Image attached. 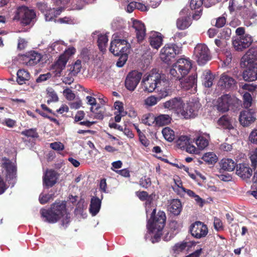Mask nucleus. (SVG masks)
<instances>
[{
	"instance_id": "nucleus-1",
	"label": "nucleus",
	"mask_w": 257,
	"mask_h": 257,
	"mask_svg": "<svg viewBox=\"0 0 257 257\" xmlns=\"http://www.w3.org/2000/svg\"><path fill=\"white\" fill-rule=\"evenodd\" d=\"M164 109L180 115L185 119L194 118L197 115L201 104L196 99L189 100L186 103L181 97L177 96L164 102Z\"/></svg>"
},
{
	"instance_id": "nucleus-2",
	"label": "nucleus",
	"mask_w": 257,
	"mask_h": 257,
	"mask_svg": "<svg viewBox=\"0 0 257 257\" xmlns=\"http://www.w3.org/2000/svg\"><path fill=\"white\" fill-rule=\"evenodd\" d=\"M152 200L153 197H150L145 202V208L147 214L152 210L151 217L148 221L147 227L152 242L155 243L158 242L161 237L166 217L163 211H159L155 215L156 209L153 206Z\"/></svg>"
},
{
	"instance_id": "nucleus-3",
	"label": "nucleus",
	"mask_w": 257,
	"mask_h": 257,
	"mask_svg": "<svg viewBox=\"0 0 257 257\" xmlns=\"http://www.w3.org/2000/svg\"><path fill=\"white\" fill-rule=\"evenodd\" d=\"M40 214L44 221L52 224L60 221L61 225L64 228L70 222V214L67 212L64 203L56 202L48 209L42 208Z\"/></svg>"
},
{
	"instance_id": "nucleus-4",
	"label": "nucleus",
	"mask_w": 257,
	"mask_h": 257,
	"mask_svg": "<svg viewBox=\"0 0 257 257\" xmlns=\"http://www.w3.org/2000/svg\"><path fill=\"white\" fill-rule=\"evenodd\" d=\"M240 65L246 68L242 74L246 81H253L257 79V47L250 48L242 57Z\"/></svg>"
},
{
	"instance_id": "nucleus-5",
	"label": "nucleus",
	"mask_w": 257,
	"mask_h": 257,
	"mask_svg": "<svg viewBox=\"0 0 257 257\" xmlns=\"http://www.w3.org/2000/svg\"><path fill=\"white\" fill-rule=\"evenodd\" d=\"M191 68L192 63L189 59L181 58L173 65L170 73L174 79L180 80L188 74Z\"/></svg>"
},
{
	"instance_id": "nucleus-6",
	"label": "nucleus",
	"mask_w": 257,
	"mask_h": 257,
	"mask_svg": "<svg viewBox=\"0 0 257 257\" xmlns=\"http://www.w3.org/2000/svg\"><path fill=\"white\" fill-rule=\"evenodd\" d=\"M2 161L3 172L5 175L6 180L12 187H13L16 182L17 177L16 161L15 159L11 160L4 158Z\"/></svg>"
},
{
	"instance_id": "nucleus-7",
	"label": "nucleus",
	"mask_w": 257,
	"mask_h": 257,
	"mask_svg": "<svg viewBox=\"0 0 257 257\" xmlns=\"http://www.w3.org/2000/svg\"><path fill=\"white\" fill-rule=\"evenodd\" d=\"M36 18V13L33 10L23 6L18 8L15 16V20H20L23 25H28L33 24Z\"/></svg>"
},
{
	"instance_id": "nucleus-8",
	"label": "nucleus",
	"mask_w": 257,
	"mask_h": 257,
	"mask_svg": "<svg viewBox=\"0 0 257 257\" xmlns=\"http://www.w3.org/2000/svg\"><path fill=\"white\" fill-rule=\"evenodd\" d=\"M194 55L199 65H204L211 58L209 49L204 44H199L196 45L194 48Z\"/></svg>"
},
{
	"instance_id": "nucleus-9",
	"label": "nucleus",
	"mask_w": 257,
	"mask_h": 257,
	"mask_svg": "<svg viewBox=\"0 0 257 257\" xmlns=\"http://www.w3.org/2000/svg\"><path fill=\"white\" fill-rule=\"evenodd\" d=\"M161 76L158 73H152L145 75L142 80L144 90L148 92H152L159 87L161 83Z\"/></svg>"
},
{
	"instance_id": "nucleus-10",
	"label": "nucleus",
	"mask_w": 257,
	"mask_h": 257,
	"mask_svg": "<svg viewBox=\"0 0 257 257\" xmlns=\"http://www.w3.org/2000/svg\"><path fill=\"white\" fill-rule=\"evenodd\" d=\"M237 102V99L233 95L224 94L219 97L217 100V109L222 112H225L229 110L231 106L235 105Z\"/></svg>"
},
{
	"instance_id": "nucleus-11",
	"label": "nucleus",
	"mask_w": 257,
	"mask_h": 257,
	"mask_svg": "<svg viewBox=\"0 0 257 257\" xmlns=\"http://www.w3.org/2000/svg\"><path fill=\"white\" fill-rule=\"evenodd\" d=\"M179 53L180 48L176 44H167L161 49V58L164 62L167 63Z\"/></svg>"
},
{
	"instance_id": "nucleus-12",
	"label": "nucleus",
	"mask_w": 257,
	"mask_h": 257,
	"mask_svg": "<svg viewBox=\"0 0 257 257\" xmlns=\"http://www.w3.org/2000/svg\"><path fill=\"white\" fill-rule=\"evenodd\" d=\"M256 110L254 108H246L240 112L239 120L243 126H248L253 123L256 117Z\"/></svg>"
},
{
	"instance_id": "nucleus-13",
	"label": "nucleus",
	"mask_w": 257,
	"mask_h": 257,
	"mask_svg": "<svg viewBox=\"0 0 257 257\" xmlns=\"http://www.w3.org/2000/svg\"><path fill=\"white\" fill-rule=\"evenodd\" d=\"M142 73L138 71H132L128 73L125 80V86L130 91H134L141 79Z\"/></svg>"
},
{
	"instance_id": "nucleus-14",
	"label": "nucleus",
	"mask_w": 257,
	"mask_h": 257,
	"mask_svg": "<svg viewBox=\"0 0 257 257\" xmlns=\"http://www.w3.org/2000/svg\"><path fill=\"white\" fill-rule=\"evenodd\" d=\"M190 231L192 235L197 239L205 237L208 232L207 226L201 221H196L192 224Z\"/></svg>"
},
{
	"instance_id": "nucleus-15",
	"label": "nucleus",
	"mask_w": 257,
	"mask_h": 257,
	"mask_svg": "<svg viewBox=\"0 0 257 257\" xmlns=\"http://www.w3.org/2000/svg\"><path fill=\"white\" fill-rule=\"evenodd\" d=\"M252 42V37L249 34H245L235 38L233 41L232 44L236 50L242 51L250 46Z\"/></svg>"
},
{
	"instance_id": "nucleus-16",
	"label": "nucleus",
	"mask_w": 257,
	"mask_h": 257,
	"mask_svg": "<svg viewBox=\"0 0 257 257\" xmlns=\"http://www.w3.org/2000/svg\"><path fill=\"white\" fill-rule=\"evenodd\" d=\"M180 81L181 87L184 90H191V91L194 93L197 89V75H192L187 78H182Z\"/></svg>"
},
{
	"instance_id": "nucleus-17",
	"label": "nucleus",
	"mask_w": 257,
	"mask_h": 257,
	"mask_svg": "<svg viewBox=\"0 0 257 257\" xmlns=\"http://www.w3.org/2000/svg\"><path fill=\"white\" fill-rule=\"evenodd\" d=\"M132 27L135 30L136 37L139 42H142L146 36V28L144 24L140 21L131 19Z\"/></svg>"
},
{
	"instance_id": "nucleus-18",
	"label": "nucleus",
	"mask_w": 257,
	"mask_h": 257,
	"mask_svg": "<svg viewBox=\"0 0 257 257\" xmlns=\"http://www.w3.org/2000/svg\"><path fill=\"white\" fill-rule=\"evenodd\" d=\"M42 58L40 54L35 51L30 52L22 56L23 63L27 66H33L40 62Z\"/></svg>"
},
{
	"instance_id": "nucleus-19",
	"label": "nucleus",
	"mask_w": 257,
	"mask_h": 257,
	"mask_svg": "<svg viewBox=\"0 0 257 257\" xmlns=\"http://www.w3.org/2000/svg\"><path fill=\"white\" fill-rule=\"evenodd\" d=\"M58 175L54 170H47L43 176V185L47 188L52 187L57 182Z\"/></svg>"
},
{
	"instance_id": "nucleus-20",
	"label": "nucleus",
	"mask_w": 257,
	"mask_h": 257,
	"mask_svg": "<svg viewBox=\"0 0 257 257\" xmlns=\"http://www.w3.org/2000/svg\"><path fill=\"white\" fill-rule=\"evenodd\" d=\"M219 86L224 89H232L236 85V81L226 73H223L218 82Z\"/></svg>"
},
{
	"instance_id": "nucleus-21",
	"label": "nucleus",
	"mask_w": 257,
	"mask_h": 257,
	"mask_svg": "<svg viewBox=\"0 0 257 257\" xmlns=\"http://www.w3.org/2000/svg\"><path fill=\"white\" fill-rule=\"evenodd\" d=\"M252 170L245 164H239L236 166V174L243 179L249 178L252 175Z\"/></svg>"
},
{
	"instance_id": "nucleus-22",
	"label": "nucleus",
	"mask_w": 257,
	"mask_h": 257,
	"mask_svg": "<svg viewBox=\"0 0 257 257\" xmlns=\"http://www.w3.org/2000/svg\"><path fill=\"white\" fill-rule=\"evenodd\" d=\"M127 43L125 39H114L111 42L109 51L115 56H119L120 52V48L122 45H124Z\"/></svg>"
},
{
	"instance_id": "nucleus-23",
	"label": "nucleus",
	"mask_w": 257,
	"mask_h": 257,
	"mask_svg": "<svg viewBox=\"0 0 257 257\" xmlns=\"http://www.w3.org/2000/svg\"><path fill=\"white\" fill-rule=\"evenodd\" d=\"M210 136L209 134H203L199 135L194 141L199 150H202L206 148L209 144Z\"/></svg>"
},
{
	"instance_id": "nucleus-24",
	"label": "nucleus",
	"mask_w": 257,
	"mask_h": 257,
	"mask_svg": "<svg viewBox=\"0 0 257 257\" xmlns=\"http://www.w3.org/2000/svg\"><path fill=\"white\" fill-rule=\"evenodd\" d=\"M64 10L62 7L59 8L57 9L54 8L49 9L47 10L44 14L45 20L46 21H55L56 22L55 18L59 16Z\"/></svg>"
},
{
	"instance_id": "nucleus-25",
	"label": "nucleus",
	"mask_w": 257,
	"mask_h": 257,
	"mask_svg": "<svg viewBox=\"0 0 257 257\" xmlns=\"http://www.w3.org/2000/svg\"><path fill=\"white\" fill-rule=\"evenodd\" d=\"M101 203V201L98 197H92L91 198L89 210L92 216H94L99 212Z\"/></svg>"
},
{
	"instance_id": "nucleus-26",
	"label": "nucleus",
	"mask_w": 257,
	"mask_h": 257,
	"mask_svg": "<svg viewBox=\"0 0 257 257\" xmlns=\"http://www.w3.org/2000/svg\"><path fill=\"white\" fill-rule=\"evenodd\" d=\"M162 37L161 34L157 32L152 33L149 38L150 45L154 49H158L162 44Z\"/></svg>"
},
{
	"instance_id": "nucleus-27",
	"label": "nucleus",
	"mask_w": 257,
	"mask_h": 257,
	"mask_svg": "<svg viewBox=\"0 0 257 257\" xmlns=\"http://www.w3.org/2000/svg\"><path fill=\"white\" fill-rule=\"evenodd\" d=\"M182 209V204L179 199H173L168 206V210L174 215H178Z\"/></svg>"
},
{
	"instance_id": "nucleus-28",
	"label": "nucleus",
	"mask_w": 257,
	"mask_h": 257,
	"mask_svg": "<svg viewBox=\"0 0 257 257\" xmlns=\"http://www.w3.org/2000/svg\"><path fill=\"white\" fill-rule=\"evenodd\" d=\"M236 166V162L231 159L224 158L220 162L221 168L228 172L233 171Z\"/></svg>"
},
{
	"instance_id": "nucleus-29",
	"label": "nucleus",
	"mask_w": 257,
	"mask_h": 257,
	"mask_svg": "<svg viewBox=\"0 0 257 257\" xmlns=\"http://www.w3.org/2000/svg\"><path fill=\"white\" fill-rule=\"evenodd\" d=\"M202 84L206 87H210L213 83L214 79V75L209 70H205L203 72Z\"/></svg>"
},
{
	"instance_id": "nucleus-30",
	"label": "nucleus",
	"mask_w": 257,
	"mask_h": 257,
	"mask_svg": "<svg viewBox=\"0 0 257 257\" xmlns=\"http://www.w3.org/2000/svg\"><path fill=\"white\" fill-rule=\"evenodd\" d=\"M191 24V19L188 16L179 17L176 22L177 28L180 30H185Z\"/></svg>"
},
{
	"instance_id": "nucleus-31",
	"label": "nucleus",
	"mask_w": 257,
	"mask_h": 257,
	"mask_svg": "<svg viewBox=\"0 0 257 257\" xmlns=\"http://www.w3.org/2000/svg\"><path fill=\"white\" fill-rule=\"evenodd\" d=\"M244 0H228V10L230 13H238L243 8L242 4Z\"/></svg>"
},
{
	"instance_id": "nucleus-32",
	"label": "nucleus",
	"mask_w": 257,
	"mask_h": 257,
	"mask_svg": "<svg viewBox=\"0 0 257 257\" xmlns=\"http://www.w3.org/2000/svg\"><path fill=\"white\" fill-rule=\"evenodd\" d=\"M171 117L165 114H160L154 117L155 124L160 126L168 124L171 122Z\"/></svg>"
},
{
	"instance_id": "nucleus-33",
	"label": "nucleus",
	"mask_w": 257,
	"mask_h": 257,
	"mask_svg": "<svg viewBox=\"0 0 257 257\" xmlns=\"http://www.w3.org/2000/svg\"><path fill=\"white\" fill-rule=\"evenodd\" d=\"M242 18L244 21L254 20L257 17V14L253 10L244 7L240 13Z\"/></svg>"
},
{
	"instance_id": "nucleus-34",
	"label": "nucleus",
	"mask_w": 257,
	"mask_h": 257,
	"mask_svg": "<svg viewBox=\"0 0 257 257\" xmlns=\"http://www.w3.org/2000/svg\"><path fill=\"white\" fill-rule=\"evenodd\" d=\"M195 244L196 242L195 241H183L182 242L176 243L174 245L173 249L176 252L181 251L186 248L189 249L193 246L195 245Z\"/></svg>"
},
{
	"instance_id": "nucleus-35",
	"label": "nucleus",
	"mask_w": 257,
	"mask_h": 257,
	"mask_svg": "<svg viewBox=\"0 0 257 257\" xmlns=\"http://www.w3.org/2000/svg\"><path fill=\"white\" fill-rule=\"evenodd\" d=\"M218 124L225 129L231 130L233 128L231 122V119L227 115H223L218 120Z\"/></svg>"
},
{
	"instance_id": "nucleus-36",
	"label": "nucleus",
	"mask_w": 257,
	"mask_h": 257,
	"mask_svg": "<svg viewBox=\"0 0 257 257\" xmlns=\"http://www.w3.org/2000/svg\"><path fill=\"white\" fill-rule=\"evenodd\" d=\"M64 45L61 41H56L50 44L47 48V52L51 54L57 53L63 49Z\"/></svg>"
},
{
	"instance_id": "nucleus-37",
	"label": "nucleus",
	"mask_w": 257,
	"mask_h": 257,
	"mask_svg": "<svg viewBox=\"0 0 257 257\" xmlns=\"http://www.w3.org/2000/svg\"><path fill=\"white\" fill-rule=\"evenodd\" d=\"M17 79L18 83L20 84H23L25 83V81L28 80L30 78L29 73L24 70L20 69L17 72Z\"/></svg>"
},
{
	"instance_id": "nucleus-38",
	"label": "nucleus",
	"mask_w": 257,
	"mask_h": 257,
	"mask_svg": "<svg viewBox=\"0 0 257 257\" xmlns=\"http://www.w3.org/2000/svg\"><path fill=\"white\" fill-rule=\"evenodd\" d=\"M174 185L172 186L173 190L177 193L178 195L182 196H183L186 189L182 186V182L179 178L174 179Z\"/></svg>"
},
{
	"instance_id": "nucleus-39",
	"label": "nucleus",
	"mask_w": 257,
	"mask_h": 257,
	"mask_svg": "<svg viewBox=\"0 0 257 257\" xmlns=\"http://www.w3.org/2000/svg\"><path fill=\"white\" fill-rule=\"evenodd\" d=\"M108 37L106 35H100L98 37V46L99 50L104 52L106 50V47L108 42Z\"/></svg>"
},
{
	"instance_id": "nucleus-40",
	"label": "nucleus",
	"mask_w": 257,
	"mask_h": 257,
	"mask_svg": "<svg viewBox=\"0 0 257 257\" xmlns=\"http://www.w3.org/2000/svg\"><path fill=\"white\" fill-rule=\"evenodd\" d=\"M68 57L65 54H62L60 56L59 59L55 63L56 68L60 69L59 73H60L61 70L63 69L68 60Z\"/></svg>"
},
{
	"instance_id": "nucleus-41",
	"label": "nucleus",
	"mask_w": 257,
	"mask_h": 257,
	"mask_svg": "<svg viewBox=\"0 0 257 257\" xmlns=\"http://www.w3.org/2000/svg\"><path fill=\"white\" fill-rule=\"evenodd\" d=\"M47 95L48 98L47 102L48 104L51 102H56L58 101V96L55 90L51 87H48L47 90Z\"/></svg>"
},
{
	"instance_id": "nucleus-42",
	"label": "nucleus",
	"mask_w": 257,
	"mask_h": 257,
	"mask_svg": "<svg viewBox=\"0 0 257 257\" xmlns=\"http://www.w3.org/2000/svg\"><path fill=\"white\" fill-rule=\"evenodd\" d=\"M202 159L209 164H213L217 162V157L213 152H208L202 156Z\"/></svg>"
},
{
	"instance_id": "nucleus-43",
	"label": "nucleus",
	"mask_w": 257,
	"mask_h": 257,
	"mask_svg": "<svg viewBox=\"0 0 257 257\" xmlns=\"http://www.w3.org/2000/svg\"><path fill=\"white\" fill-rule=\"evenodd\" d=\"M164 138L168 142H172L175 139L174 132L168 127H165L162 131Z\"/></svg>"
},
{
	"instance_id": "nucleus-44",
	"label": "nucleus",
	"mask_w": 257,
	"mask_h": 257,
	"mask_svg": "<svg viewBox=\"0 0 257 257\" xmlns=\"http://www.w3.org/2000/svg\"><path fill=\"white\" fill-rule=\"evenodd\" d=\"M81 67V61L77 60L70 67V71L71 74L72 75H76L80 72Z\"/></svg>"
},
{
	"instance_id": "nucleus-45",
	"label": "nucleus",
	"mask_w": 257,
	"mask_h": 257,
	"mask_svg": "<svg viewBox=\"0 0 257 257\" xmlns=\"http://www.w3.org/2000/svg\"><path fill=\"white\" fill-rule=\"evenodd\" d=\"M243 106L245 108H248L251 106L252 102V98L250 93L245 92L243 94Z\"/></svg>"
},
{
	"instance_id": "nucleus-46",
	"label": "nucleus",
	"mask_w": 257,
	"mask_h": 257,
	"mask_svg": "<svg viewBox=\"0 0 257 257\" xmlns=\"http://www.w3.org/2000/svg\"><path fill=\"white\" fill-rule=\"evenodd\" d=\"M189 138L187 136H180L177 141V145L181 149H185L186 146L190 143Z\"/></svg>"
},
{
	"instance_id": "nucleus-47",
	"label": "nucleus",
	"mask_w": 257,
	"mask_h": 257,
	"mask_svg": "<svg viewBox=\"0 0 257 257\" xmlns=\"http://www.w3.org/2000/svg\"><path fill=\"white\" fill-rule=\"evenodd\" d=\"M21 134L27 137H30L32 138L38 137V133L36 132V130L35 128L26 130L22 131Z\"/></svg>"
},
{
	"instance_id": "nucleus-48",
	"label": "nucleus",
	"mask_w": 257,
	"mask_h": 257,
	"mask_svg": "<svg viewBox=\"0 0 257 257\" xmlns=\"http://www.w3.org/2000/svg\"><path fill=\"white\" fill-rule=\"evenodd\" d=\"M160 100L157 96L152 95L146 99L145 104L148 106H152L156 104Z\"/></svg>"
},
{
	"instance_id": "nucleus-49",
	"label": "nucleus",
	"mask_w": 257,
	"mask_h": 257,
	"mask_svg": "<svg viewBox=\"0 0 257 257\" xmlns=\"http://www.w3.org/2000/svg\"><path fill=\"white\" fill-rule=\"evenodd\" d=\"M86 98L87 100V104L91 106L90 108L91 111H92V112H95V110H97L99 107L98 106H97L95 108V109H94L93 106H95L96 105L95 98L90 96H87Z\"/></svg>"
},
{
	"instance_id": "nucleus-50",
	"label": "nucleus",
	"mask_w": 257,
	"mask_h": 257,
	"mask_svg": "<svg viewBox=\"0 0 257 257\" xmlns=\"http://www.w3.org/2000/svg\"><path fill=\"white\" fill-rule=\"evenodd\" d=\"M119 58L116 62V66L118 67H122L126 63L127 60V55L125 54H119Z\"/></svg>"
},
{
	"instance_id": "nucleus-51",
	"label": "nucleus",
	"mask_w": 257,
	"mask_h": 257,
	"mask_svg": "<svg viewBox=\"0 0 257 257\" xmlns=\"http://www.w3.org/2000/svg\"><path fill=\"white\" fill-rule=\"evenodd\" d=\"M63 94L65 95L66 98L69 100H73L75 97V94L70 89L68 88H67L64 90Z\"/></svg>"
},
{
	"instance_id": "nucleus-52",
	"label": "nucleus",
	"mask_w": 257,
	"mask_h": 257,
	"mask_svg": "<svg viewBox=\"0 0 257 257\" xmlns=\"http://www.w3.org/2000/svg\"><path fill=\"white\" fill-rule=\"evenodd\" d=\"M169 89L167 88L161 89L158 91V96L157 97L159 98V100H161L162 99L165 98L167 96H169Z\"/></svg>"
},
{
	"instance_id": "nucleus-53",
	"label": "nucleus",
	"mask_w": 257,
	"mask_h": 257,
	"mask_svg": "<svg viewBox=\"0 0 257 257\" xmlns=\"http://www.w3.org/2000/svg\"><path fill=\"white\" fill-rule=\"evenodd\" d=\"M52 197V194H44L42 193L39 196V201L41 204H44L48 202Z\"/></svg>"
},
{
	"instance_id": "nucleus-54",
	"label": "nucleus",
	"mask_w": 257,
	"mask_h": 257,
	"mask_svg": "<svg viewBox=\"0 0 257 257\" xmlns=\"http://www.w3.org/2000/svg\"><path fill=\"white\" fill-rule=\"evenodd\" d=\"M140 184L142 187L147 188L151 184V179L146 177H143L140 181Z\"/></svg>"
},
{
	"instance_id": "nucleus-55",
	"label": "nucleus",
	"mask_w": 257,
	"mask_h": 257,
	"mask_svg": "<svg viewBox=\"0 0 257 257\" xmlns=\"http://www.w3.org/2000/svg\"><path fill=\"white\" fill-rule=\"evenodd\" d=\"M203 5V0H191L190 6L192 9L200 8Z\"/></svg>"
},
{
	"instance_id": "nucleus-56",
	"label": "nucleus",
	"mask_w": 257,
	"mask_h": 257,
	"mask_svg": "<svg viewBox=\"0 0 257 257\" xmlns=\"http://www.w3.org/2000/svg\"><path fill=\"white\" fill-rule=\"evenodd\" d=\"M50 147L55 151H62L64 149L63 144L60 142H54L50 144Z\"/></svg>"
},
{
	"instance_id": "nucleus-57",
	"label": "nucleus",
	"mask_w": 257,
	"mask_h": 257,
	"mask_svg": "<svg viewBox=\"0 0 257 257\" xmlns=\"http://www.w3.org/2000/svg\"><path fill=\"white\" fill-rule=\"evenodd\" d=\"M114 107L117 111L115 112L119 113H125L124 111L123 103L120 101H116L114 104Z\"/></svg>"
},
{
	"instance_id": "nucleus-58",
	"label": "nucleus",
	"mask_w": 257,
	"mask_h": 257,
	"mask_svg": "<svg viewBox=\"0 0 257 257\" xmlns=\"http://www.w3.org/2000/svg\"><path fill=\"white\" fill-rule=\"evenodd\" d=\"M186 151L190 154H197L199 150L196 148L194 145H191L190 143L188 144L185 149Z\"/></svg>"
},
{
	"instance_id": "nucleus-59",
	"label": "nucleus",
	"mask_w": 257,
	"mask_h": 257,
	"mask_svg": "<svg viewBox=\"0 0 257 257\" xmlns=\"http://www.w3.org/2000/svg\"><path fill=\"white\" fill-rule=\"evenodd\" d=\"M250 160L251 163V166L255 169L257 167V150H256L250 156Z\"/></svg>"
},
{
	"instance_id": "nucleus-60",
	"label": "nucleus",
	"mask_w": 257,
	"mask_h": 257,
	"mask_svg": "<svg viewBox=\"0 0 257 257\" xmlns=\"http://www.w3.org/2000/svg\"><path fill=\"white\" fill-rule=\"evenodd\" d=\"M231 34V29L229 28H224L220 33L221 37L224 39H228Z\"/></svg>"
},
{
	"instance_id": "nucleus-61",
	"label": "nucleus",
	"mask_w": 257,
	"mask_h": 257,
	"mask_svg": "<svg viewBox=\"0 0 257 257\" xmlns=\"http://www.w3.org/2000/svg\"><path fill=\"white\" fill-rule=\"evenodd\" d=\"M75 2L76 4L73 6V9L75 10H81L86 4L85 0H75Z\"/></svg>"
},
{
	"instance_id": "nucleus-62",
	"label": "nucleus",
	"mask_w": 257,
	"mask_h": 257,
	"mask_svg": "<svg viewBox=\"0 0 257 257\" xmlns=\"http://www.w3.org/2000/svg\"><path fill=\"white\" fill-rule=\"evenodd\" d=\"M226 23V19L224 16L218 18L216 21L215 26L217 28H222Z\"/></svg>"
},
{
	"instance_id": "nucleus-63",
	"label": "nucleus",
	"mask_w": 257,
	"mask_h": 257,
	"mask_svg": "<svg viewBox=\"0 0 257 257\" xmlns=\"http://www.w3.org/2000/svg\"><path fill=\"white\" fill-rule=\"evenodd\" d=\"M249 140L251 143L257 145V130H254L251 132Z\"/></svg>"
},
{
	"instance_id": "nucleus-64",
	"label": "nucleus",
	"mask_w": 257,
	"mask_h": 257,
	"mask_svg": "<svg viewBox=\"0 0 257 257\" xmlns=\"http://www.w3.org/2000/svg\"><path fill=\"white\" fill-rule=\"evenodd\" d=\"M142 121L144 123L148 125H151L153 123H155L154 116L151 114L143 119Z\"/></svg>"
}]
</instances>
